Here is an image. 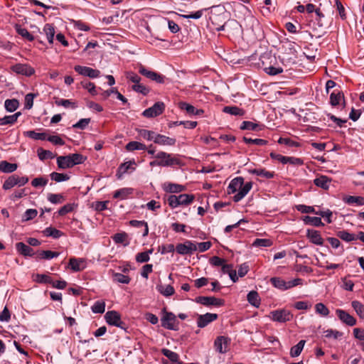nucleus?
I'll list each match as a JSON object with an SVG mask.
<instances>
[{
	"label": "nucleus",
	"mask_w": 364,
	"mask_h": 364,
	"mask_svg": "<svg viewBox=\"0 0 364 364\" xmlns=\"http://www.w3.org/2000/svg\"><path fill=\"white\" fill-rule=\"evenodd\" d=\"M163 316L161 318V326L168 330L178 331L179 322L176 315L166 311V308L161 310Z\"/></svg>",
	"instance_id": "1"
},
{
	"label": "nucleus",
	"mask_w": 364,
	"mask_h": 364,
	"mask_svg": "<svg viewBox=\"0 0 364 364\" xmlns=\"http://www.w3.org/2000/svg\"><path fill=\"white\" fill-rule=\"evenodd\" d=\"M105 319L110 326L126 329V323L122 321L120 314L116 311H108L105 315Z\"/></svg>",
	"instance_id": "2"
},
{
	"label": "nucleus",
	"mask_w": 364,
	"mask_h": 364,
	"mask_svg": "<svg viewBox=\"0 0 364 364\" xmlns=\"http://www.w3.org/2000/svg\"><path fill=\"white\" fill-rule=\"evenodd\" d=\"M269 318L277 322L285 323L293 318V314L287 309H278L270 312Z\"/></svg>",
	"instance_id": "3"
},
{
	"label": "nucleus",
	"mask_w": 364,
	"mask_h": 364,
	"mask_svg": "<svg viewBox=\"0 0 364 364\" xmlns=\"http://www.w3.org/2000/svg\"><path fill=\"white\" fill-rule=\"evenodd\" d=\"M177 253L181 255H191L197 250V245L191 240H186L183 243H178L176 246Z\"/></svg>",
	"instance_id": "4"
},
{
	"label": "nucleus",
	"mask_w": 364,
	"mask_h": 364,
	"mask_svg": "<svg viewBox=\"0 0 364 364\" xmlns=\"http://www.w3.org/2000/svg\"><path fill=\"white\" fill-rule=\"evenodd\" d=\"M154 157L158 159L159 161L168 164L165 165V166H172L174 165L181 164V161L179 159L173 156L172 154H168L165 151H159L156 155H154Z\"/></svg>",
	"instance_id": "5"
},
{
	"label": "nucleus",
	"mask_w": 364,
	"mask_h": 364,
	"mask_svg": "<svg viewBox=\"0 0 364 364\" xmlns=\"http://www.w3.org/2000/svg\"><path fill=\"white\" fill-rule=\"evenodd\" d=\"M165 110V104L163 102H157L151 107L146 109L142 115L147 118L156 117L161 114Z\"/></svg>",
	"instance_id": "6"
},
{
	"label": "nucleus",
	"mask_w": 364,
	"mask_h": 364,
	"mask_svg": "<svg viewBox=\"0 0 364 364\" xmlns=\"http://www.w3.org/2000/svg\"><path fill=\"white\" fill-rule=\"evenodd\" d=\"M127 77L134 83V85L132 86L133 90L136 92L141 93L144 95L149 92V90L146 89V87L142 84L139 83L141 77L139 75L132 72H128L127 73Z\"/></svg>",
	"instance_id": "7"
},
{
	"label": "nucleus",
	"mask_w": 364,
	"mask_h": 364,
	"mask_svg": "<svg viewBox=\"0 0 364 364\" xmlns=\"http://www.w3.org/2000/svg\"><path fill=\"white\" fill-rule=\"evenodd\" d=\"M230 341L231 340L228 337L224 336H218L214 341L215 350L222 354L227 353Z\"/></svg>",
	"instance_id": "8"
},
{
	"label": "nucleus",
	"mask_w": 364,
	"mask_h": 364,
	"mask_svg": "<svg viewBox=\"0 0 364 364\" xmlns=\"http://www.w3.org/2000/svg\"><path fill=\"white\" fill-rule=\"evenodd\" d=\"M196 301L206 306H221L224 305V300L214 296H198Z\"/></svg>",
	"instance_id": "9"
},
{
	"label": "nucleus",
	"mask_w": 364,
	"mask_h": 364,
	"mask_svg": "<svg viewBox=\"0 0 364 364\" xmlns=\"http://www.w3.org/2000/svg\"><path fill=\"white\" fill-rule=\"evenodd\" d=\"M218 318L217 314L206 313L203 315H198L197 316V326L198 328H203L207 326L209 323L215 321Z\"/></svg>",
	"instance_id": "10"
},
{
	"label": "nucleus",
	"mask_w": 364,
	"mask_h": 364,
	"mask_svg": "<svg viewBox=\"0 0 364 364\" xmlns=\"http://www.w3.org/2000/svg\"><path fill=\"white\" fill-rule=\"evenodd\" d=\"M336 314L341 321L349 326H353L356 324V319L353 316L349 314L347 311L338 309L336 310Z\"/></svg>",
	"instance_id": "11"
},
{
	"label": "nucleus",
	"mask_w": 364,
	"mask_h": 364,
	"mask_svg": "<svg viewBox=\"0 0 364 364\" xmlns=\"http://www.w3.org/2000/svg\"><path fill=\"white\" fill-rule=\"evenodd\" d=\"M69 267L74 272L82 271L86 267V260L83 258L71 257L69 259Z\"/></svg>",
	"instance_id": "12"
},
{
	"label": "nucleus",
	"mask_w": 364,
	"mask_h": 364,
	"mask_svg": "<svg viewBox=\"0 0 364 364\" xmlns=\"http://www.w3.org/2000/svg\"><path fill=\"white\" fill-rule=\"evenodd\" d=\"M306 237L310 242L316 245H323V239L322 238L319 231L308 229L306 232Z\"/></svg>",
	"instance_id": "13"
},
{
	"label": "nucleus",
	"mask_w": 364,
	"mask_h": 364,
	"mask_svg": "<svg viewBox=\"0 0 364 364\" xmlns=\"http://www.w3.org/2000/svg\"><path fill=\"white\" fill-rule=\"evenodd\" d=\"M252 187V182H247L245 184L243 183V186L237 190L238 192L233 196V200L235 202L241 200L249 193Z\"/></svg>",
	"instance_id": "14"
},
{
	"label": "nucleus",
	"mask_w": 364,
	"mask_h": 364,
	"mask_svg": "<svg viewBox=\"0 0 364 364\" xmlns=\"http://www.w3.org/2000/svg\"><path fill=\"white\" fill-rule=\"evenodd\" d=\"M252 187V182H247L245 184L243 183V186L237 190L238 192L233 196V200L235 202L241 200L249 193Z\"/></svg>",
	"instance_id": "15"
},
{
	"label": "nucleus",
	"mask_w": 364,
	"mask_h": 364,
	"mask_svg": "<svg viewBox=\"0 0 364 364\" xmlns=\"http://www.w3.org/2000/svg\"><path fill=\"white\" fill-rule=\"evenodd\" d=\"M154 142L155 144L159 145H168V146H173L175 145L176 140L174 138H171L169 136H166L165 135H162L160 134H156L155 136V139H154Z\"/></svg>",
	"instance_id": "16"
},
{
	"label": "nucleus",
	"mask_w": 364,
	"mask_h": 364,
	"mask_svg": "<svg viewBox=\"0 0 364 364\" xmlns=\"http://www.w3.org/2000/svg\"><path fill=\"white\" fill-rule=\"evenodd\" d=\"M139 72L141 75L157 82L163 83L164 82L165 77L161 74L149 70H139Z\"/></svg>",
	"instance_id": "17"
},
{
	"label": "nucleus",
	"mask_w": 364,
	"mask_h": 364,
	"mask_svg": "<svg viewBox=\"0 0 364 364\" xmlns=\"http://www.w3.org/2000/svg\"><path fill=\"white\" fill-rule=\"evenodd\" d=\"M16 248L18 252L25 257L33 256L34 255L33 250L29 246L22 242L16 244Z\"/></svg>",
	"instance_id": "18"
},
{
	"label": "nucleus",
	"mask_w": 364,
	"mask_h": 364,
	"mask_svg": "<svg viewBox=\"0 0 364 364\" xmlns=\"http://www.w3.org/2000/svg\"><path fill=\"white\" fill-rule=\"evenodd\" d=\"M243 182H244V178L242 177L239 176V177H236V178H233L230 181V183L228 187V194L234 193L236 191H237L239 188H241V186H243Z\"/></svg>",
	"instance_id": "19"
},
{
	"label": "nucleus",
	"mask_w": 364,
	"mask_h": 364,
	"mask_svg": "<svg viewBox=\"0 0 364 364\" xmlns=\"http://www.w3.org/2000/svg\"><path fill=\"white\" fill-rule=\"evenodd\" d=\"M248 172L251 174L257 175L258 176H261L264 178L270 179L274 178V172L269 171L266 170L265 168H252L249 169Z\"/></svg>",
	"instance_id": "20"
},
{
	"label": "nucleus",
	"mask_w": 364,
	"mask_h": 364,
	"mask_svg": "<svg viewBox=\"0 0 364 364\" xmlns=\"http://www.w3.org/2000/svg\"><path fill=\"white\" fill-rule=\"evenodd\" d=\"M331 179L327 177L326 176H320L316 178L314 180V183L319 188H321L324 190H328L329 188L330 183Z\"/></svg>",
	"instance_id": "21"
},
{
	"label": "nucleus",
	"mask_w": 364,
	"mask_h": 364,
	"mask_svg": "<svg viewBox=\"0 0 364 364\" xmlns=\"http://www.w3.org/2000/svg\"><path fill=\"white\" fill-rule=\"evenodd\" d=\"M161 353L168 358L173 363V364H182V361H180L179 355L178 353L167 348H163L161 350Z\"/></svg>",
	"instance_id": "22"
},
{
	"label": "nucleus",
	"mask_w": 364,
	"mask_h": 364,
	"mask_svg": "<svg viewBox=\"0 0 364 364\" xmlns=\"http://www.w3.org/2000/svg\"><path fill=\"white\" fill-rule=\"evenodd\" d=\"M18 168L16 164L9 163L7 161H0V171L3 173H13Z\"/></svg>",
	"instance_id": "23"
},
{
	"label": "nucleus",
	"mask_w": 364,
	"mask_h": 364,
	"mask_svg": "<svg viewBox=\"0 0 364 364\" xmlns=\"http://www.w3.org/2000/svg\"><path fill=\"white\" fill-rule=\"evenodd\" d=\"M58 166L61 169L72 168L70 155L60 156L57 158Z\"/></svg>",
	"instance_id": "24"
},
{
	"label": "nucleus",
	"mask_w": 364,
	"mask_h": 364,
	"mask_svg": "<svg viewBox=\"0 0 364 364\" xmlns=\"http://www.w3.org/2000/svg\"><path fill=\"white\" fill-rule=\"evenodd\" d=\"M156 289L162 295H164V296H166V297L172 296L175 293L174 288L170 284H168V285L158 284L156 286Z\"/></svg>",
	"instance_id": "25"
},
{
	"label": "nucleus",
	"mask_w": 364,
	"mask_h": 364,
	"mask_svg": "<svg viewBox=\"0 0 364 364\" xmlns=\"http://www.w3.org/2000/svg\"><path fill=\"white\" fill-rule=\"evenodd\" d=\"M125 149L128 151H134L135 150H146L147 146L143 143L132 141L127 144Z\"/></svg>",
	"instance_id": "26"
},
{
	"label": "nucleus",
	"mask_w": 364,
	"mask_h": 364,
	"mask_svg": "<svg viewBox=\"0 0 364 364\" xmlns=\"http://www.w3.org/2000/svg\"><path fill=\"white\" fill-rule=\"evenodd\" d=\"M15 28L16 33L27 41H33L35 39L34 36L30 33L26 28H23L21 26L16 24Z\"/></svg>",
	"instance_id": "27"
},
{
	"label": "nucleus",
	"mask_w": 364,
	"mask_h": 364,
	"mask_svg": "<svg viewBox=\"0 0 364 364\" xmlns=\"http://www.w3.org/2000/svg\"><path fill=\"white\" fill-rule=\"evenodd\" d=\"M43 235L46 237H51L54 239H58L63 235V232L53 227L46 228L43 231Z\"/></svg>",
	"instance_id": "28"
},
{
	"label": "nucleus",
	"mask_w": 364,
	"mask_h": 364,
	"mask_svg": "<svg viewBox=\"0 0 364 364\" xmlns=\"http://www.w3.org/2000/svg\"><path fill=\"white\" fill-rule=\"evenodd\" d=\"M247 299L248 302L255 307H258L260 304V298L259 294L256 291H251L247 294Z\"/></svg>",
	"instance_id": "29"
},
{
	"label": "nucleus",
	"mask_w": 364,
	"mask_h": 364,
	"mask_svg": "<svg viewBox=\"0 0 364 364\" xmlns=\"http://www.w3.org/2000/svg\"><path fill=\"white\" fill-rule=\"evenodd\" d=\"M223 111L225 113L235 116H242L245 114V111L242 109L236 106H225L223 107Z\"/></svg>",
	"instance_id": "30"
},
{
	"label": "nucleus",
	"mask_w": 364,
	"mask_h": 364,
	"mask_svg": "<svg viewBox=\"0 0 364 364\" xmlns=\"http://www.w3.org/2000/svg\"><path fill=\"white\" fill-rule=\"evenodd\" d=\"M337 236L341 240L348 242L358 240L357 235L350 233L346 230L338 231Z\"/></svg>",
	"instance_id": "31"
},
{
	"label": "nucleus",
	"mask_w": 364,
	"mask_h": 364,
	"mask_svg": "<svg viewBox=\"0 0 364 364\" xmlns=\"http://www.w3.org/2000/svg\"><path fill=\"white\" fill-rule=\"evenodd\" d=\"M303 221L306 225H311L315 227H320L323 225V223H322L321 218L318 217H312L306 215L304 217Z\"/></svg>",
	"instance_id": "32"
},
{
	"label": "nucleus",
	"mask_w": 364,
	"mask_h": 364,
	"mask_svg": "<svg viewBox=\"0 0 364 364\" xmlns=\"http://www.w3.org/2000/svg\"><path fill=\"white\" fill-rule=\"evenodd\" d=\"M24 135L27 137L35 140H46L47 139V134L46 132L38 133L34 130H30L24 132Z\"/></svg>",
	"instance_id": "33"
},
{
	"label": "nucleus",
	"mask_w": 364,
	"mask_h": 364,
	"mask_svg": "<svg viewBox=\"0 0 364 364\" xmlns=\"http://www.w3.org/2000/svg\"><path fill=\"white\" fill-rule=\"evenodd\" d=\"M136 132L141 137L148 141H154L156 135V134L154 132L144 129H136Z\"/></svg>",
	"instance_id": "34"
},
{
	"label": "nucleus",
	"mask_w": 364,
	"mask_h": 364,
	"mask_svg": "<svg viewBox=\"0 0 364 364\" xmlns=\"http://www.w3.org/2000/svg\"><path fill=\"white\" fill-rule=\"evenodd\" d=\"M69 155L73 167L75 165L82 164L87 160V157L80 154L75 153Z\"/></svg>",
	"instance_id": "35"
},
{
	"label": "nucleus",
	"mask_w": 364,
	"mask_h": 364,
	"mask_svg": "<svg viewBox=\"0 0 364 364\" xmlns=\"http://www.w3.org/2000/svg\"><path fill=\"white\" fill-rule=\"evenodd\" d=\"M132 188H124L116 191L113 195L114 198L125 199L132 193Z\"/></svg>",
	"instance_id": "36"
},
{
	"label": "nucleus",
	"mask_w": 364,
	"mask_h": 364,
	"mask_svg": "<svg viewBox=\"0 0 364 364\" xmlns=\"http://www.w3.org/2000/svg\"><path fill=\"white\" fill-rule=\"evenodd\" d=\"M60 255L58 252H53L51 250H41L38 252V257L42 259H51L54 257H58Z\"/></svg>",
	"instance_id": "37"
},
{
	"label": "nucleus",
	"mask_w": 364,
	"mask_h": 364,
	"mask_svg": "<svg viewBox=\"0 0 364 364\" xmlns=\"http://www.w3.org/2000/svg\"><path fill=\"white\" fill-rule=\"evenodd\" d=\"M305 343L306 341L304 340H301L296 345L291 347L290 355L293 358L299 356L304 348Z\"/></svg>",
	"instance_id": "38"
},
{
	"label": "nucleus",
	"mask_w": 364,
	"mask_h": 364,
	"mask_svg": "<svg viewBox=\"0 0 364 364\" xmlns=\"http://www.w3.org/2000/svg\"><path fill=\"white\" fill-rule=\"evenodd\" d=\"M43 31L47 36L48 41L50 44L53 43L55 29L53 25L47 23L43 28Z\"/></svg>",
	"instance_id": "39"
},
{
	"label": "nucleus",
	"mask_w": 364,
	"mask_h": 364,
	"mask_svg": "<svg viewBox=\"0 0 364 364\" xmlns=\"http://www.w3.org/2000/svg\"><path fill=\"white\" fill-rule=\"evenodd\" d=\"M351 306L358 316L360 318L364 319V305L358 301H353Z\"/></svg>",
	"instance_id": "40"
},
{
	"label": "nucleus",
	"mask_w": 364,
	"mask_h": 364,
	"mask_svg": "<svg viewBox=\"0 0 364 364\" xmlns=\"http://www.w3.org/2000/svg\"><path fill=\"white\" fill-rule=\"evenodd\" d=\"M342 98H344L343 94L341 91L336 92L335 90L330 95V103L333 107L337 106Z\"/></svg>",
	"instance_id": "41"
},
{
	"label": "nucleus",
	"mask_w": 364,
	"mask_h": 364,
	"mask_svg": "<svg viewBox=\"0 0 364 364\" xmlns=\"http://www.w3.org/2000/svg\"><path fill=\"white\" fill-rule=\"evenodd\" d=\"M315 311L317 314H319L323 317L328 316L330 313L328 307L323 303H317L315 305Z\"/></svg>",
	"instance_id": "42"
},
{
	"label": "nucleus",
	"mask_w": 364,
	"mask_h": 364,
	"mask_svg": "<svg viewBox=\"0 0 364 364\" xmlns=\"http://www.w3.org/2000/svg\"><path fill=\"white\" fill-rule=\"evenodd\" d=\"M344 201L348 204L355 203L358 205H364V197L349 196L344 198Z\"/></svg>",
	"instance_id": "43"
},
{
	"label": "nucleus",
	"mask_w": 364,
	"mask_h": 364,
	"mask_svg": "<svg viewBox=\"0 0 364 364\" xmlns=\"http://www.w3.org/2000/svg\"><path fill=\"white\" fill-rule=\"evenodd\" d=\"M271 284L276 288L281 290H287V282L279 277H272L270 279Z\"/></svg>",
	"instance_id": "44"
},
{
	"label": "nucleus",
	"mask_w": 364,
	"mask_h": 364,
	"mask_svg": "<svg viewBox=\"0 0 364 364\" xmlns=\"http://www.w3.org/2000/svg\"><path fill=\"white\" fill-rule=\"evenodd\" d=\"M273 245V242L270 239L257 238L252 243V246L257 247H267Z\"/></svg>",
	"instance_id": "45"
},
{
	"label": "nucleus",
	"mask_w": 364,
	"mask_h": 364,
	"mask_svg": "<svg viewBox=\"0 0 364 364\" xmlns=\"http://www.w3.org/2000/svg\"><path fill=\"white\" fill-rule=\"evenodd\" d=\"M19 103L16 99L6 100L4 102L5 109L10 112H14L18 107Z\"/></svg>",
	"instance_id": "46"
},
{
	"label": "nucleus",
	"mask_w": 364,
	"mask_h": 364,
	"mask_svg": "<svg viewBox=\"0 0 364 364\" xmlns=\"http://www.w3.org/2000/svg\"><path fill=\"white\" fill-rule=\"evenodd\" d=\"M179 205H186L193 202L195 197L193 194H181L178 196Z\"/></svg>",
	"instance_id": "47"
},
{
	"label": "nucleus",
	"mask_w": 364,
	"mask_h": 364,
	"mask_svg": "<svg viewBox=\"0 0 364 364\" xmlns=\"http://www.w3.org/2000/svg\"><path fill=\"white\" fill-rule=\"evenodd\" d=\"M17 185L16 174L10 176L4 183L2 188L9 190Z\"/></svg>",
	"instance_id": "48"
},
{
	"label": "nucleus",
	"mask_w": 364,
	"mask_h": 364,
	"mask_svg": "<svg viewBox=\"0 0 364 364\" xmlns=\"http://www.w3.org/2000/svg\"><path fill=\"white\" fill-rule=\"evenodd\" d=\"M51 180L55 182L65 181L70 179V176L65 173H61L58 172H53L50 175Z\"/></svg>",
	"instance_id": "49"
},
{
	"label": "nucleus",
	"mask_w": 364,
	"mask_h": 364,
	"mask_svg": "<svg viewBox=\"0 0 364 364\" xmlns=\"http://www.w3.org/2000/svg\"><path fill=\"white\" fill-rule=\"evenodd\" d=\"M38 156L41 161L47 159H53L55 157L53 152L48 150H45L43 148H38L37 150Z\"/></svg>",
	"instance_id": "50"
},
{
	"label": "nucleus",
	"mask_w": 364,
	"mask_h": 364,
	"mask_svg": "<svg viewBox=\"0 0 364 364\" xmlns=\"http://www.w3.org/2000/svg\"><path fill=\"white\" fill-rule=\"evenodd\" d=\"M243 141L248 144H252L257 146H265L268 144V141L262 139H252L247 136L243 137Z\"/></svg>",
	"instance_id": "51"
},
{
	"label": "nucleus",
	"mask_w": 364,
	"mask_h": 364,
	"mask_svg": "<svg viewBox=\"0 0 364 364\" xmlns=\"http://www.w3.org/2000/svg\"><path fill=\"white\" fill-rule=\"evenodd\" d=\"M113 279L115 282L127 284L130 282L131 279L129 276L124 275L121 273H114L113 274Z\"/></svg>",
	"instance_id": "52"
},
{
	"label": "nucleus",
	"mask_w": 364,
	"mask_h": 364,
	"mask_svg": "<svg viewBox=\"0 0 364 364\" xmlns=\"http://www.w3.org/2000/svg\"><path fill=\"white\" fill-rule=\"evenodd\" d=\"M79 74L83 76H87L91 78L97 77L100 75L99 70H77Z\"/></svg>",
	"instance_id": "53"
},
{
	"label": "nucleus",
	"mask_w": 364,
	"mask_h": 364,
	"mask_svg": "<svg viewBox=\"0 0 364 364\" xmlns=\"http://www.w3.org/2000/svg\"><path fill=\"white\" fill-rule=\"evenodd\" d=\"M92 311L95 314H102L105 311V303L104 301H97L92 306Z\"/></svg>",
	"instance_id": "54"
},
{
	"label": "nucleus",
	"mask_w": 364,
	"mask_h": 364,
	"mask_svg": "<svg viewBox=\"0 0 364 364\" xmlns=\"http://www.w3.org/2000/svg\"><path fill=\"white\" fill-rule=\"evenodd\" d=\"M278 143L280 144H284L289 147H298L300 146L299 142L293 141L290 138L280 137L278 140Z\"/></svg>",
	"instance_id": "55"
},
{
	"label": "nucleus",
	"mask_w": 364,
	"mask_h": 364,
	"mask_svg": "<svg viewBox=\"0 0 364 364\" xmlns=\"http://www.w3.org/2000/svg\"><path fill=\"white\" fill-rule=\"evenodd\" d=\"M184 186L179 184H175V183H168L166 191L169 193H180L182 192L184 190Z\"/></svg>",
	"instance_id": "56"
},
{
	"label": "nucleus",
	"mask_w": 364,
	"mask_h": 364,
	"mask_svg": "<svg viewBox=\"0 0 364 364\" xmlns=\"http://www.w3.org/2000/svg\"><path fill=\"white\" fill-rule=\"evenodd\" d=\"M178 107L182 110H186L188 114H194L196 107L185 102H179Z\"/></svg>",
	"instance_id": "57"
},
{
	"label": "nucleus",
	"mask_w": 364,
	"mask_h": 364,
	"mask_svg": "<svg viewBox=\"0 0 364 364\" xmlns=\"http://www.w3.org/2000/svg\"><path fill=\"white\" fill-rule=\"evenodd\" d=\"M55 104L58 106H63L65 108L70 107L71 108L75 109L77 107L75 102H72L70 100L60 99V100H56Z\"/></svg>",
	"instance_id": "58"
},
{
	"label": "nucleus",
	"mask_w": 364,
	"mask_h": 364,
	"mask_svg": "<svg viewBox=\"0 0 364 364\" xmlns=\"http://www.w3.org/2000/svg\"><path fill=\"white\" fill-rule=\"evenodd\" d=\"M36 282L41 283V284H51L53 282V279L46 275V274H37L36 275V279H34Z\"/></svg>",
	"instance_id": "59"
},
{
	"label": "nucleus",
	"mask_w": 364,
	"mask_h": 364,
	"mask_svg": "<svg viewBox=\"0 0 364 364\" xmlns=\"http://www.w3.org/2000/svg\"><path fill=\"white\" fill-rule=\"evenodd\" d=\"M348 277H350V275H348V277L341 278V281H342L341 287L343 289H344L345 290L352 291L353 290L354 283L353 281L348 279Z\"/></svg>",
	"instance_id": "60"
},
{
	"label": "nucleus",
	"mask_w": 364,
	"mask_h": 364,
	"mask_svg": "<svg viewBox=\"0 0 364 364\" xmlns=\"http://www.w3.org/2000/svg\"><path fill=\"white\" fill-rule=\"evenodd\" d=\"M48 182V178H43V177H38V178H35L31 181V185L35 188H38L40 186L43 187L47 185Z\"/></svg>",
	"instance_id": "61"
},
{
	"label": "nucleus",
	"mask_w": 364,
	"mask_h": 364,
	"mask_svg": "<svg viewBox=\"0 0 364 364\" xmlns=\"http://www.w3.org/2000/svg\"><path fill=\"white\" fill-rule=\"evenodd\" d=\"M48 200L53 204H58L63 202V196L61 194L49 193Z\"/></svg>",
	"instance_id": "62"
},
{
	"label": "nucleus",
	"mask_w": 364,
	"mask_h": 364,
	"mask_svg": "<svg viewBox=\"0 0 364 364\" xmlns=\"http://www.w3.org/2000/svg\"><path fill=\"white\" fill-rule=\"evenodd\" d=\"M74 203H67L61 207L58 210L59 215H65L68 213L72 212L74 210Z\"/></svg>",
	"instance_id": "63"
},
{
	"label": "nucleus",
	"mask_w": 364,
	"mask_h": 364,
	"mask_svg": "<svg viewBox=\"0 0 364 364\" xmlns=\"http://www.w3.org/2000/svg\"><path fill=\"white\" fill-rule=\"evenodd\" d=\"M259 125L250 121L242 122L240 129L242 130H256Z\"/></svg>",
	"instance_id": "64"
}]
</instances>
